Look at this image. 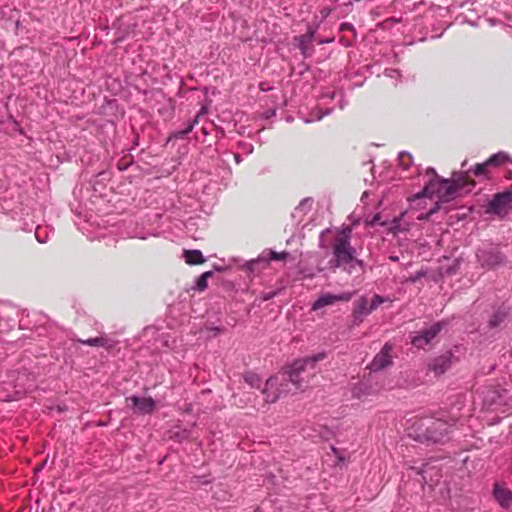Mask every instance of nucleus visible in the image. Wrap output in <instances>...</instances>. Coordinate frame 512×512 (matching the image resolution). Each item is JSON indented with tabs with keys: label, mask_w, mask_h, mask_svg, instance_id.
<instances>
[{
	"label": "nucleus",
	"mask_w": 512,
	"mask_h": 512,
	"mask_svg": "<svg viewBox=\"0 0 512 512\" xmlns=\"http://www.w3.org/2000/svg\"><path fill=\"white\" fill-rule=\"evenodd\" d=\"M325 357L326 354L320 352L313 356L297 359L285 368L281 377L277 375L270 377L266 381L263 389V394L266 395V401L275 402L281 394L291 392L293 389H300V374L307 366L313 369L316 363L322 361Z\"/></svg>",
	"instance_id": "nucleus-1"
},
{
	"label": "nucleus",
	"mask_w": 512,
	"mask_h": 512,
	"mask_svg": "<svg viewBox=\"0 0 512 512\" xmlns=\"http://www.w3.org/2000/svg\"><path fill=\"white\" fill-rule=\"evenodd\" d=\"M427 173H431L433 178L425 184L421 192L412 196V202L421 198H437L440 202H446L452 199L459 190L465 188L467 184V172L465 171L453 172L451 179L438 177L433 168H429Z\"/></svg>",
	"instance_id": "nucleus-2"
},
{
	"label": "nucleus",
	"mask_w": 512,
	"mask_h": 512,
	"mask_svg": "<svg viewBox=\"0 0 512 512\" xmlns=\"http://www.w3.org/2000/svg\"><path fill=\"white\" fill-rule=\"evenodd\" d=\"M352 229L349 226L337 230L334 242L332 244L333 258L330 261L331 267L339 268L345 265L356 263L363 265L362 260L356 258V250L351 245Z\"/></svg>",
	"instance_id": "nucleus-3"
},
{
	"label": "nucleus",
	"mask_w": 512,
	"mask_h": 512,
	"mask_svg": "<svg viewBox=\"0 0 512 512\" xmlns=\"http://www.w3.org/2000/svg\"><path fill=\"white\" fill-rule=\"evenodd\" d=\"M427 427L429 428L427 434H420L418 437L421 442H442L447 435L451 432V425L442 419L428 418Z\"/></svg>",
	"instance_id": "nucleus-4"
},
{
	"label": "nucleus",
	"mask_w": 512,
	"mask_h": 512,
	"mask_svg": "<svg viewBox=\"0 0 512 512\" xmlns=\"http://www.w3.org/2000/svg\"><path fill=\"white\" fill-rule=\"evenodd\" d=\"M512 210V190L496 193L489 201L486 212L505 218Z\"/></svg>",
	"instance_id": "nucleus-5"
},
{
	"label": "nucleus",
	"mask_w": 512,
	"mask_h": 512,
	"mask_svg": "<svg viewBox=\"0 0 512 512\" xmlns=\"http://www.w3.org/2000/svg\"><path fill=\"white\" fill-rule=\"evenodd\" d=\"M445 325V322L434 323L427 330L413 336L411 338L412 345L418 349H424L441 332Z\"/></svg>",
	"instance_id": "nucleus-6"
},
{
	"label": "nucleus",
	"mask_w": 512,
	"mask_h": 512,
	"mask_svg": "<svg viewBox=\"0 0 512 512\" xmlns=\"http://www.w3.org/2000/svg\"><path fill=\"white\" fill-rule=\"evenodd\" d=\"M391 351L392 345L390 343L384 344L380 352L375 355L368 368L372 372H379L390 366L392 364Z\"/></svg>",
	"instance_id": "nucleus-7"
},
{
	"label": "nucleus",
	"mask_w": 512,
	"mask_h": 512,
	"mask_svg": "<svg viewBox=\"0 0 512 512\" xmlns=\"http://www.w3.org/2000/svg\"><path fill=\"white\" fill-rule=\"evenodd\" d=\"M477 258L481 266L488 269L495 268L502 264L504 261L503 255L494 249L479 250L477 253Z\"/></svg>",
	"instance_id": "nucleus-8"
},
{
	"label": "nucleus",
	"mask_w": 512,
	"mask_h": 512,
	"mask_svg": "<svg viewBox=\"0 0 512 512\" xmlns=\"http://www.w3.org/2000/svg\"><path fill=\"white\" fill-rule=\"evenodd\" d=\"M452 357L451 352H446L433 358L428 364V370L433 372L436 376L444 374L451 367Z\"/></svg>",
	"instance_id": "nucleus-9"
},
{
	"label": "nucleus",
	"mask_w": 512,
	"mask_h": 512,
	"mask_svg": "<svg viewBox=\"0 0 512 512\" xmlns=\"http://www.w3.org/2000/svg\"><path fill=\"white\" fill-rule=\"evenodd\" d=\"M351 292H343L340 294L326 293L321 295L312 305V310L316 311L325 306L332 305L337 301H349L352 298Z\"/></svg>",
	"instance_id": "nucleus-10"
},
{
	"label": "nucleus",
	"mask_w": 512,
	"mask_h": 512,
	"mask_svg": "<svg viewBox=\"0 0 512 512\" xmlns=\"http://www.w3.org/2000/svg\"><path fill=\"white\" fill-rule=\"evenodd\" d=\"M127 401L131 402L132 407L138 414H150L156 406L155 401L151 397H139L132 395L127 398Z\"/></svg>",
	"instance_id": "nucleus-11"
},
{
	"label": "nucleus",
	"mask_w": 512,
	"mask_h": 512,
	"mask_svg": "<svg viewBox=\"0 0 512 512\" xmlns=\"http://www.w3.org/2000/svg\"><path fill=\"white\" fill-rule=\"evenodd\" d=\"M372 313V309L368 299L364 296L360 297L354 304L353 317L356 321L361 322L364 317Z\"/></svg>",
	"instance_id": "nucleus-12"
},
{
	"label": "nucleus",
	"mask_w": 512,
	"mask_h": 512,
	"mask_svg": "<svg viewBox=\"0 0 512 512\" xmlns=\"http://www.w3.org/2000/svg\"><path fill=\"white\" fill-rule=\"evenodd\" d=\"M428 418L429 417L414 420L411 423V425L407 428L408 435L412 437L414 440L421 442V439L418 436L421 433L427 434V431L429 429L426 425L428 422Z\"/></svg>",
	"instance_id": "nucleus-13"
},
{
	"label": "nucleus",
	"mask_w": 512,
	"mask_h": 512,
	"mask_svg": "<svg viewBox=\"0 0 512 512\" xmlns=\"http://www.w3.org/2000/svg\"><path fill=\"white\" fill-rule=\"evenodd\" d=\"M288 256H289V253L286 251H282V252H275L272 250L264 251L257 259L251 260L248 263L249 269H253V266L258 262H261V261L268 262L270 260L280 261V260H285Z\"/></svg>",
	"instance_id": "nucleus-14"
},
{
	"label": "nucleus",
	"mask_w": 512,
	"mask_h": 512,
	"mask_svg": "<svg viewBox=\"0 0 512 512\" xmlns=\"http://www.w3.org/2000/svg\"><path fill=\"white\" fill-rule=\"evenodd\" d=\"M466 165H467V161L465 160L461 164V168H462L461 171H465V172H467V174L471 171L477 177H485V178L488 177V174H489L488 168L490 166H489V164H487V161H485L483 163H478L473 168L465 170ZM468 185L474 186V182L469 181V179L467 178L466 186H468Z\"/></svg>",
	"instance_id": "nucleus-15"
},
{
	"label": "nucleus",
	"mask_w": 512,
	"mask_h": 512,
	"mask_svg": "<svg viewBox=\"0 0 512 512\" xmlns=\"http://www.w3.org/2000/svg\"><path fill=\"white\" fill-rule=\"evenodd\" d=\"M493 495L500 506L507 508L512 503V493L506 488H503L496 484L494 486Z\"/></svg>",
	"instance_id": "nucleus-16"
},
{
	"label": "nucleus",
	"mask_w": 512,
	"mask_h": 512,
	"mask_svg": "<svg viewBox=\"0 0 512 512\" xmlns=\"http://www.w3.org/2000/svg\"><path fill=\"white\" fill-rule=\"evenodd\" d=\"M313 200L311 198L303 199L292 212V217L298 222L302 221V217L311 211Z\"/></svg>",
	"instance_id": "nucleus-17"
},
{
	"label": "nucleus",
	"mask_w": 512,
	"mask_h": 512,
	"mask_svg": "<svg viewBox=\"0 0 512 512\" xmlns=\"http://www.w3.org/2000/svg\"><path fill=\"white\" fill-rule=\"evenodd\" d=\"M317 28L310 26L307 30V32L297 38L298 41V47L304 54L305 51L308 49L309 44L314 38V35L316 33Z\"/></svg>",
	"instance_id": "nucleus-18"
},
{
	"label": "nucleus",
	"mask_w": 512,
	"mask_h": 512,
	"mask_svg": "<svg viewBox=\"0 0 512 512\" xmlns=\"http://www.w3.org/2000/svg\"><path fill=\"white\" fill-rule=\"evenodd\" d=\"M184 258L186 263L190 265L201 264L205 261V258L200 250H185Z\"/></svg>",
	"instance_id": "nucleus-19"
},
{
	"label": "nucleus",
	"mask_w": 512,
	"mask_h": 512,
	"mask_svg": "<svg viewBox=\"0 0 512 512\" xmlns=\"http://www.w3.org/2000/svg\"><path fill=\"white\" fill-rule=\"evenodd\" d=\"M80 342L85 345L95 346V347H106V348L113 347V343H111L105 337H94V338H89L87 340H80Z\"/></svg>",
	"instance_id": "nucleus-20"
},
{
	"label": "nucleus",
	"mask_w": 512,
	"mask_h": 512,
	"mask_svg": "<svg viewBox=\"0 0 512 512\" xmlns=\"http://www.w3.org/2000/svg\"><path fill=\"white\" fill-rule=\"evenodd\" d=\"M486 161L489 166H499L509 161V155L505 152H498L491 155Z\"/></svg>",
	"instance_id": "nucleus-21"
},
{
	"label": "nucleus",
	"mask_w": 512,
	"mask_h": 512,
	"mask_svg": "<svg viewBox=\"0 0 512 512\" xmlns=\"http://www.w3.org/2000/svg\"><path fill=\"white\" fill-rule=\"evenodd\" d=\"M507 313L503 310L494 312L489 320V326L491 328L499 327L506 319Z\"/></svg>",
	"instance_id": "nucleus-22"
},
{
	"label": "nucleus",
	"mask_w": 512,
	"mask_h": 512,
	"mask_svg": "<svg viewBox=\"0 0 512 512\" xmlns=\"http://www.w3.org/2000/svg\"><path fill=\"white\" fill-rule=\"evenodd\" d=\"M399 166L403 170H407L413 164L412 155L406 151H402L398 155Z\"/></svg>",
	"instance_id": "nucleus-23"
},
{
	"label": "nucleus",
	"mask_w": 512,
	"mask_h": 512,
	"mask_svg": "<svg viewBox=\"0 0 512 512\" xmlns=\"http://www.w3.org/2000/svg\"><path fill=\"white\" fill-rule=\"evenodd\" d=\"M52 232L48 227L37 226L35 231V237L39 243H46L49 239V235Z\"/></svg>",
	"instance_id": "nucleus-24"
},
{
	"label": "nucleus",
	"mask_w": 512,
	"mask_h": 512,
	"mask_svg": "<svg viewBox=\"0 0 512 512\" xmlns=\"http://www.w3.org/2000/svg\"><path fill=\"white\" fill-rule=\"evenodd\" d=\"M211 276H212L211 271H207V272H204L203 274H201L196 280V289L199 291L205 290L208 286V283H207L208 278Z\"/></svg>",
	"instance_id": "nucleus-25"
},
{
	"label": "nucleus",
	"mask_w": 512,
	"mask_h": 512,
	"mask_svg": "<svg viewBox=\"0 0 512 512\" xmlns=\"http://www.w3.org/2000/svg\"><path fill=\"white\" fill-rule=\"evenodd\" d=\"M198 115L195 117V119L193 120V122H191L190 124H188V126L181 130V131H177L175 132L171 137V138H175V139H179V138H184L187 134H189L192 130H193V127L194 125L198 122Z\"/></svg>",
	"instance_id": "nucleus-26"
},
{
	"label": "nucleus",
	"mask_w": 512,
	"mask_h": 512,
	"mask_svg": "<svg viewBox=\"0 0 512 512\" xmlns=\"http://www.w3.org/2000/svg\"><path fill=\"white\" fill-rule=\"evenodd\" d=\"M386 302H392V299L388 296H381V295H374L372 301L370 302V306L372 309V312L376 310L381 304Z\"/></svg>",
	"instance_id": "nucleus-27"
},
{
	"label": "nucleus",
	"mask_w": 512,
	"mask_h": 512,
	"mask_svg": "<svg viewBox=\"0 0 512 512\" xmlns=\"http://www.w3.org/2000/svg\"><path fill=\"white\" fill-rule=\"evenodd\" d=\"M369 387L365 383H359L353 388V396L362 398L363 396L369 395Z\"/></svg>",
	"instance_id": "nucleus-28"
},
{
	"label": "nucleus",
	"mask_w": 512,
	"mask_h": 512,
	"mask_svg": "<svg viewBox=\"0 0 512 512\" xmlns=\"http://www.w3.org/2000/svg\"><path fill=\"white\" fill-rule=\"evenodd\" d=\"M170 433V438L178 442H182L190 437V431L187 429L171 431Z\"/></svg>",
	"instance_id": "nucleus-29"
},
{
	"label": "nucleus",
	"mask_w": 512,
	"mask_h": 512,
	"mask_svg": "<svg viewBox=\"0 0 512 512\" xmlns=\"http://www.w3.org/2000/svg\"><path fill=\"white\" fill-rule=\"evenodd\" d=\"M331 112H332V109H330V108H326V109L319 108L316 115L313 118L305 119L304 122L310 123L314 120H321L324 116L329 115Z\"/></svg>",
	"instance_id": "nucleus-30"
},
{
	"label": "nucleus",
	"mask_w": 512,
	"mask_h": 512,
	"mask_svg": "<svg viewBox=\"0 0 512 512\" xmlns=\"http://www.w3.org/2000/svg\"><path fill=\"white\" fill-rule=\"evenodd\" d=\"M244 379L247 383H249L253 387L260 386L261 380H260L259 376L255 373H247L244 376Z\"/></svg>",
	"instance_id": "nucleus-31"
},
{
	"label": "nucleus",
	"mask_w": 512,
	"mask_h": 512,
	"mask_svg": "<svg viewBox=\"0 0 512 512\" xmlns=\"http://www.w3.org/2000/svg\"><path fill=\"white\" fill-rule=\"evenodd\" d=\"M384 73L385 76L395 79L396 81L400 78V71L397 69H386Z\"/></svg>",
	"instance_id": "nucleus-32"
},
{
	"label": "nucleus",
	"mask_w": 512,
	"mask_h": 512,
	"mask_svg": "<svg viewBox=\"0 0 512 512\" xmlns=\"http://www.w3.org/2000/svg\"><path fill=\"white\" fill-rule=\"evenodd\" d=\"M336 96H337V94L335 92H332L330 94L323 95L322 99L324 100L325 98H328V97L333 99ZM338 96H339V107H340V109H343L344 108V103H343L342 95L338 94Z\"/></svg>",
	"instance_id": "nucleus-33"
},
{
	"label": "nucleus",
	"mask_w": 512,
	"mask_h": 512,
	"mask_svg": "<svg viewBox=\"0 0 512 512\" xmlns=\"http://www.w3.org/2000/svg\"><path fill=\"white\" fill-rule=\"evenodd\" d=\"M438 209V207L432 208L429 210V212L425 216H419L418 219H427L429 216H431L435 211Z\"/></svg>",
	"instance_id": "nucleus-34"
},
{
	"label": "nucleus",
	"mask_w": 512,
	"mask_h": 512,
	"mask_svg": "<svg viewBox=\"0 0 512 512\" xmlns=\"http://www.w3.org/2000/svg\"><path fill=\"white\" fill-rule=\"evenodd\" d=\"M234 159L237 164H239L242 161V158L238 153L234 154Z\"/></svg>",
	"instance_id": "nucleus-35"
},
{
	"label": "nucleus",
	"mask_w": 512,
	"mask_h": 512,
	"mask_svg": "<svg viewBox=\"0 0 512 512\" xmlns=\"http://www.w3.org/2000/svg\"><path fill=\"white\" fill-rule=\"evenodd\" d=\"M379 220H380L379 215H375V216L373 217V220H372V222H371V223H372V224H374V223H378V222H379Z\"/></svg>",
	"instance_id": "nucleus-36"
},
{
	"label": "nucleus",
	"mask_w": 512,
	"mask_h": 512,
	"mask_svg": "<svg viewBox=\"0 0 512 512\" xmlns=\"http://www.w3.org/2000/svg\"><path fill=\"white\" fill-rule=\"evenodd\" d=\"M328 232H330L329 229H326V230L322 231L321 236H320V241H322V237L324 236V234H326Z\"/></svg>",
	"instance_id": "nucleus-37"
},
{
	"label": "nucleus",
	"mask_w": 512,
	"mask_h": 512,
	"mask_svg": "<svg viewBox=\"0 0 512 512\" xmlns=\"http://www.w3.org/2000/svg\"><path fill=\"white\" fill-rule=\"evenodd\" d=\"M213 330H214L215 333H220L221 332V328H219V327H216Z\"/></svg>",
	"instance_id": "nucleus-38"
},
{
	"label": "nucleus",
	"mask_w": 512,
	"mask_h": 512,
	"mask_svg": "<svg viewBox=\"0 0 512 512\" xmlns=\"http://www.w3.org/2000/svg\"><path fill=\"white\" fill-rule=\"evenodd\" d=\"M247 151H249V153H251L253 151V147L250 146V148H247Z\"/></svg>",
	"instance_id": "nucleus-39"
},
{
	"label": "nucleus",
	"mask_w": 512,
	"mask_h": 512,
	"mask_svg": "<svg viewBox=\"0 0 512 512\" xmlns=\"http://www.w3.org/2000/svg\"><path fill=\"white\" fill-rule=\"evenodd\" d=\"M247 151H249V153H251L253 151V147L250 146V148H247Z\"/></svg>",
	"instance_id": "nucleus-40"
},
{
	"label": "nucleus",
	"mask_w": 512,
	"mask_h": 512,
	"mask_svg": "<svg viewBox=\"0 0 512 512\" xmlns=\"http://www.w3.org/2000/svg\"><path fill=\"white\" fill-rule=\"evenodd\" d=\"M418 276L411 279L412 282H415L417 280Z\"/></svg>",
	"instance_id": "nucleus-41"
},
{
	"label": "nucleus",
	"mask_w": 512,
	"mask_h": 512,
	"mask_svg": "<svg viewBox=\"0 0 512 512\" xmlns=\"http://www.w3.org/2000/svg\"><path fill=\"white\" fill-rule=\"evenodd\" d=\"M332 450H333V452H334L335 454H337V449H336V448H334V447H333V448H332Z\"/></svg>",
	"instance_id": "nucleus-42"
},
{
	"label": "nucleus",
	"mask_w": 512,
	"mask_h": 512,
	"mask_svg": "<svg viewBox=\"0 0 512 512\" xmlns=\"http://www.w3.org/2000/svg\"><path fill=\"white\" fill-rule=\"evenodd\" d=\"M270 298H271V295H269V296L265 297L264 299H265V300H268V299H270Z\"/></svg>",
	"instance_id": "nucleus-43"
}]
</instances>
